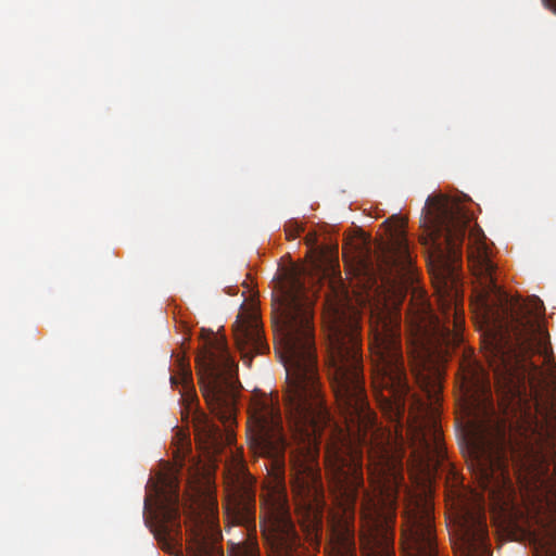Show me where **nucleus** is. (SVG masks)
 Wrapping results in <instances>:
<instances>
[{
	"label": "nucleus",
	"instance_id": "obj_18",
	"mask_svg": "<svg viewBox=\"0 0 556 556\" xmlns=\"http://www.w3.org/2000/svg\"><path fill=\"white\" fill-rule=\"evenodd\" d=\"M305 242L308 245H312L315 243V236L314 235H307L305 238Z\"/></svg>",
	"mask_w": 556,
	"mask_h": 556
},
{
	"label": "nucleus",
	"instance_id": "obj_20",
	"mask_svg": "<svg viewBox=\"0 0 556 556\" xmlns=\"http://www.w3.org/2000/svg\"><path fill=\"white\" fill-rule=\"evenodd\" d=\"M416 402H418V403L420 404V406H422V407L426 405V404L424 403V401H421V400H416Z\"/></svg>",
	"mask_w": 556,
	"mask_h": 556
},
{
	"label": "nucleus",
	"instance_id": "obj_7",
	"mask_svg": "<svg viewBox=\"0 0 556 556\" xmlns=\"http://www.w3.org/2000/svg\"><path fill=\"white\" fill-rule=\"evenodd\" d=\"M224 338L208 332L203 350L197 356V371L202 395L213 414L224 425L225 432L202 410L193 412L192 422L197 437L217 447L233 441L232 428L237 424L239 381Z\"/></svg>",
	"mask_w": 556,
	"mask_h": 556
},
{
	"label": "nucleus",
	"instance_id": "obj_11",
	"mask_svg": "<svg viewBox=\"0 0 556 556\" xmlns=\"http://www.w3.org/2000/svg\"><path fill=\"white\" fill-rule=\"evenodd\" d=\"M410 432L414 454L421 465L430 467L443 459L442 433L434 416L416 421Z\"/></svg>",
	"mask_w": 556,
	"mask_h": 556
},
{
	"label": "nucleus",
	"instance_id": "obj_4",
	"mask_svg": "<svg viewBox=\"0 0 556 556\" xmlns=\"http://www.w3.org/2000/svg\"><path fill=\"white\" fill-rule=\"evenodd\" d=\"M380 285L375 295H383L369 308V351L371 384L380 408L401 418L410 387L401 344V316L397 311L408 288L416 280V268L402 226L391 230L390 240L378 257ZM368 298L370 295L368 294Z\"/></svg>",
	"mask_w": 556,
	"mask_h": 556
},
{
	"label": "nucleus",
	"instance_id": "obj_16",
	"mask_svg": "<svg viewBox=\"0 0 556 556\" xmlns=\"http://www.w3.org/2000/svg\"><path fill=\"white\" fill-rule=\"evenodd\" d=\"M463 369V388L466 393H476L479 391L486 392L490 388L488 374L476 363L468 361L462 365Z\"/></svg>",
	"mask_w": 556,
	"mask_h": 556
},
{
	"label": "nucleus",
	"instance_id": "obj_6",
	"mask_svg": "<svg viewBox=\"0 0 556 556\" xmlns=\"http://www.w3.org/2000/svg\"><path fill=\"white\" fill-rule=\"evenodd\" d=\"M250 450L269 464L268 481L261 494V527L264 533L282 538L294 534L285 480V453L288 446L282 417L273 397L257 401L252 408L248 430Z\"/></svg>",
	"mask_w": 556,
	"mask_h": 556
},
{
	"label": "nucleus",
	"instance_id": "obj_5",
	"mask_svg": "<svg viewBox=\"0 0 556 556\" xmlns=\"http://www.w3.org/2000/svg\"><path fill=\"white\" fill-rule=\"evenodd\" d=\"M473 471L481 489L496 504H508L516 495L509 467L511 465L518 492L527 513L539 526L533 535V556H556V451L546 453L513 446L479 448Z\"/></svg>",
	"mask_w": 556,
	"mask_h": 556
},
{
	"label": "nucleus",
	"instance_id": "obj_15",
	"mask_svg": "<svg viewBox=\"0 0 556 556\" xmlns=\"http://www.w3.org/2000/svg\"><path fill=\"white\" fill-rule=\"evenodd\" d=\"M191 556H224L222 546L215 541L214 534L210 536L201 518L191 530Z\"/></svg>",
	"mask_w": 556,
	"mask_h": 556
},
{
	"label": "nucleus",
	"instance_id": "obj_12",
	"mask_svg": "<svg viewBox=\"0 0 556 556\" xmlns=\"http://www.w3.org/2000/svg\"><path fill=\"white\" fill-rule=\"evenodd\" d=\"M235 521L247 528L249 539L243 543H231L228 556H260L256 542L255 492L250 486L240 489L235 504Z\"/></svg>",
	"mask_w": 556,
	"mask_h": 556
},
{
	"label": "nucleus",
	"instance_id": "obj_21",
	"mask_svg": "<svg viewBox=\"0 0 556 556\" xmlns=\"http://www.w3.org/2000/svg\"><path fill=\"white\" fill-rule=\"evenodd\" d=\"M359 302L366 305V301L364 299H361Z\"/></svg>",
	"mask_w": 556,
	"mask_h": 556
},
{
	"label": "nucleus",
	"instance_id": "obj_8",
	"mask_svg": "<svg viewBox=\"0 0 556 556\" xmlns=\"http://www.w3.org/2000/svg\"><path fill=\"white\" fill-rule=\"evenodd\" d=\"M156 508L152 513L151 531L161 548L174 553L181 545V521L178 485L170 479H164L157 489Z\"/></svg>",
	"mask_w": 556,
	"mask_h": 556
},
{
	"label": "nucleus",
	"instance_id": "obj_19",
	"mask_svg": "<svg viewBox=\"0 0 556 556\" xmlns=\"http://www.w3.org/2000/svg\"><path fill=\"white\" fill-rule=\"evenodd\" d=\"M551 8L554 10V12H556V0H547Z\"/></svg>",
	"mask_w": 556,
	"mask_h": 556
},
{
	"label": "nucleus",
	"instance_id": "obj_17",
	"mask_svg": "<svg viewBox=\"0 0 556 556\" xmlns=\"http://www.w3.org/2000/svg\"><path fill=\"white\" fill-rule=\"evenodd\" d=\"M303 230V225L293 219L287 222L285 225L286 238L288 240L296 239Z\"/></svg>",
	"mask_w": 556,
	"mask_h": 556
},
{
	"label": "nucleus",
	"instance_id": "obj_2",
	"mask_svg": "<svg viewBox=\"0 0 556 556\" xmlns=\"http://www.w3.org/2000/svg\"><path fill=\"white\" fill-rule=\"evenodd\" d=\"M422 217L428 232V267L443 320L433 313L425 292L413 289L406 313L407 354L414 380L433 406L442 391L440 364L463 341L457 286L470 218L457 201L444 194L428 197Z\"/></svg>",
	"mask_w": 556,
	"mask_h": 556
},
{
	"label": "nucleus",
	"instance_id": "obj_3",
	"mask_svg": "<svg viewBox=\"0 0 556 556\" xmlns=\"http://www.w3.org/2000/svg\"><path fill=\"white\" fill-rule=\"evenodd\" d=\"M467 261L478 282L481 306L494 324L484 342V357L493 372L502 421L510 427L529 408L532 389L528 391V383L539 372L531 356L545 349V331L540 323L544 305L536 296L528 301L511 298L497 285V267L481 229L469 232Z\"/></svg>",
	"mask_w": 556,
	"mask_h": 556
},
{
	"label": "nucleus",
	"instance_id": "obj_14",
	"mask_svg": "<svg viewBox=\"0 0 556 556\" xmlns=\"http://www.w3.org/2000/svg\"><path fill=\"white\" fill-rule=\"evenodd\" d=\"M170 383L173 387L181 386V397L188 405L189 409H192L194 401H197V396L190 364L188 358L182 354L178 353L175 355Z\"/></svg>",
	"mask_w": 556,
	"mask_h": 556
},
{
	"label": "nucleus",
	"instance_id": "obj_1",
	"mask_svg": "<svg viewBox=\"0 0 556 556\" xmlns=\"http://www.w3.org/2000/svg\"><path fill=\"white\" fill-rule=\"evenodd\" d=\"M301 273L289 271L275 301V352L286 369L285 405L289 430L303 457L291 453V489L296 511L319 521L327 506L319 470L313 466L325 445L329 491L337 510L330 556H356L355 506L366 526L362 556H395L394 527L403 460L391 431L370 408L364 378L362 314L343 286L329 282L323 302L328 375L342 422L330 416L317 367L314 311Z\"/></svg>",
	"mask_w": 556,
	"mask_h": 556
},
{
	"label": "nucleus",
	"instance_id": "obj_13",
	"mask_svg": "<svg viewBox=\"0 0 556 556\" xmlns=\"http://www.w3.org/2000/svg\"><path fill=\"white\" fill-rule=\"evenodd\" d=\"M233 336L243 362L248 365L254 354H263L269 350L268 344L263 340V331L256 320L238 321Z\"/></svg>",
	"mask_w": 556,
	"mask_h": 556
},
{
	"label": "nucleus",
	"instance_id": "obj_9",
	"mask_svg": "<svg viewBox=\"0 0 556 556\" xmlns=\"http://www.w3.org/2000/svg\"><path fill=\"white\" fill-rule=\"evenodd\" d=\"M403 518L402 556H438L431 508L415 502L405 508Z\"/></svg>",
	"mask_w": 556,
	"mask_h": 556
},
{
	"label": "nucleus",
	"instance_id": "obj_10",
	"mask_svg": "<svg viewBox=\"0 0 556 556\" xmlns=\"http://www.w3.org/2000/svg\"><path fill=\"white\" fill-rule=\"evenodd\" d=\"M483 508L466 509L459 521V556H492Z\"/></svg>",
	"mask_w": 556,
	"mask_h": 556
}]
</instances>
